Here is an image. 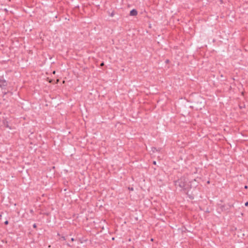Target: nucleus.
Listing matches in <instances>:
<instances>
[{
  "label": "nucleus",
  "mask_w": 248,
  "mask_h": 248,
  "mask_svg": "<svg viewBox=\"0 0 248 248\" xmlns=\"http://www.w3.org/2000/svg\"><path fill=\"white\" fill-rule=\"evenodd\" d=\"M175 186H178L180 188H182L184 191H187L190 187L189 185L187 183L186 178L185 177H181L180 179L174 182Z\"/></svg>",
  "instance_id": "1"
},
{
  "label": "nucleus",
  "mask_w": 248,
  "mask_h": 248,
  "mask_svg": "<svg viewBox=\"0 0 248 248\" xmlns=\"http://www.w3.org/2000/svg\"><path fill=\"white\" fill-rule=\"evenodd\" d=\"M219 209L221 212L228 211L231 209V208L233 207V203H228L227 204H218Z\"/></svg>",
  "instance_id": "2"
},
{
  "label": "nucleus",
  "mask_w": 248,
  "mask_h": 248,
  "mask_svg": "<svg viewBox=\"0 0 248 248\" xmlns=\"http://www.w3.org/2000/svg\"><path fill=\"white\" fill-rule=\"evenodd\" d=\"M194 105L197 109H202L204 107L203 100L201 98L200 100L195 101Z\"/></svg>",
  "instance_id": "3"
},
{
  "label": "nucleus",
  "mask_w": 248,
  "mask_h": 248,
  "mask_svg": "<svg viewBox=\"0 0 248 248\" xmlns=\"http://www.w3.org/2000/svg\"><path fill=\"white\" fill-rule=\"evenodd\" d=\"M8 85V81L3 78V76H0V88L5 89Z\"/></svg>",
  "instance_id": "4"
},
{
  "label": "nucleus",
  "mask_w": 248,
  "mask_h": 248,
  "mask_svg": "<svg viewBox=\"0 0 248 248\" xmlns=\"http://www.w3.org/2000/svg\"><path fill=\"white\" fill-rule=\"evenodd\" d=\"M137 14H138L137 11L136 9H133L130 11L129 15L131 16H136L137 15Z\"/></svg>",
  "instance_id": "5"
},
{
  "label": "nucleus",
  "mask_w": 248,
  "mask_h": 248,
  "mask_svg": "<svg viewBox=\"0 0 248 248\" xmlns=\"http://www.w3.org/2000/svg\"><path fill=\"white\" fill-rule=\"evenodd\" d=\"M151 149H152V151L153 153H155L156 152H159L160 151V149H157L156 148L154 147H152Z\"/></svg>",
  "instance_id": "6"
},
{
  "label": "nucleus",
  "mask_w": 248,
  "mask_h": 248,
  "mask_svg": "<svg viewBox=\"0 0 248 248\" xmlns=\"http://www.w3.org/2000/svg\"><path fill=\"white\" fill-rule=\"evenodd\" d=\"M128 189H129V190L133 191V190H134V188H133V187H128Z\"/></svg>",
  "instance_id": "7"
},
{
  "label": "nucleus",
  "mask_w": 248,
  "mask_h": 248,
  "mask_svg": "<svg viewBox=\"0 0 248 248\" xmlns=\"http://www.w3.org/2000/svg\"><path fill=\"white\" fill-rule=\"evenodd\" d=\"M60 239H62V240H65L66 239L64 236H62Z\"/></svg>",
  "instance_id": "8"
},
{
  "label": "nucleus",
  "mask_w": 248,
  "mask_h": 248,
  "mask_svg": "<svg viewBox=\"0 0 248 248\" xmlns=\"http://www.w3.org/2000/svg\"><path fill=\"white\" fill-rule=\"evenodd\" d=\"M33 228H35V229H36L37 228V225L35 223H34L33 225Z\"/></svg>",
  "instance_id": "9"
},
{
  "label": "nucleus",
  "mask_w": 248,
  "mask_h": 248,
  "mask_svg": "<svg viewBox=\"0 0 248 248\" xmlns=\"http://www.w3.org/2000/svg\"><path fill=\"white\" fill-rule=\"evenodd\" d=\"M9 223V222L8 220H6L5 222H4V224L5 225H8Z\"/></svg>",
  "instance_id": "10"
},
{
  "label": "nucleus",
  "mask_w": 248,
  "mask_h": 248,
  "mask_svg": "<svg viewBox=\"0 0 248 248\" xmlns=\"http://www.w3.org/2000/svg\"><path fill=\"white\" fill-rule=\"evenodd\" d=\"M244 107H245V106H240V105H239V108H241V109H242V108H244Z\"/></svg>",
  "instance_id": "11"
},
{
  "label": "nucleus",
  "mask_w": 248,
  "mask_h": 248,
  "mask_svg": "<svg viewBox=\"0 0 248 248\" xmlns=\"http://www.w3.org/2000/svg\"><path fill=\"white\" fill-rule=\"evenodd\" d=\"M104 65V62H102L101 64H100V66H103Z\"/></svg>",
  "instance_id": "12"
},
{
  "label": "nucleus",
  "mask_w": 248,
  "mask_h": 248,
  "mask_svg": "<svg viewBox=\"0 0 248 248\" xmlns=\"http://www.w3.org/2000/svg\"><path fill=\"white\" fill-rule=\"evenodd\" d=\"M245 205L246 206H248V202H247L245 203Z\"/></svg>",
  "instance_id": "13"
},
{
  "label": "nucleus",
  "mask_w": 248,
  "mask_h": 248,
  "mask_svg": "<svg viewBox=\"0 0 248 248\" xmlns=\"http://www.w3.org/2000/svg\"><path fill=\"white\" fill-rule=\"evenodd\" d=\"M169 62H170V61L168 59L166 60V61H165L166 63H169Z\"/></svg>",
  "instance_id": "14"
},
{
  "label": "nucleus",
  "mask_w": 248,
  "mask_h": 248,
  "mask_svg": "<svg viewBox=\"0 0 248 248\" xmlns=\"http://www.w3.org/2000/svg\"><path fill=\"white\" fill-rule=\"evenodd\" d=\"M71 241H72V242H73V241H75V239H74V238H72L71 239Z\"/></svg>",
  "instance_id": "15"
},
{
  "label": "nucleus",
  "mask_w": 248,
  "mask_h": 248,
  "mask_svg": "<svg viewBox=\"0 0 248 248\" xmlns=\"http://www.w3.org/2000/svg\"><path fill=\"white\" fill-rule=\"evenodd\" d=\"M66 245H67V246H68V247H72V246H71V245H70L69 244H68V243H67V244H66Z\"/></svg>",
  "instance_id": "16"
},
{
  "label": "nucleus",
  "mask_w": 248,
  "mask_h": 248,
  "mask_svg": "<svg viewBox=\"0 0 248 248\" xmlns=\"http://www.w3.org/2000/svg\"><path fill=\"white\" fill-rule=\"evenodd\" d=\"M153 164L154 165H156V161H153Z\"/></svg>",
  "instance_id": "17"
},
{
  "label": "nucleus",
  "mask_w": 248,
  "mask_h": 248,
  "mask_svg": "<svg viewBox=\"0 0 248 248\" xmlns=\"http://www.w3.org/2000/svg\"><path fill=\"white\" fill-rule=\"evenodd\" d=\"M245 188H248V186H245Z\"/></svg>",
  "instance_id": "18"
},
{
  "label": "nucleus",
  "mask_w": 248,
  "mask_h": 248,
  "mask_svg": "<svg viewBox=\"0 0 248 248\" xmlns=\"http://www.w3.org/2000/svg\"><path fill=\"white\" fill-rule=\"evenodd\" d=\"M57 235H58V236H60V234L59 233H57Z\"/></svg>",
  "instance_id": "19"
},
{
  "label": "nucleus",
  "mask_w": 248,
  "mask_h": 248,
  "mask_svg": "<svg viewBox=\"0 0 248 248\" xmlns=\"http://www.w3.org/2000/svg\"><path fill=\"white\" fill-rule=\"evenodd\" d=\"M6 126L7 127H9V126H8V125L7 124H6Z\"/></svg>",
  "instance_id": "20"
}]
</instances>
